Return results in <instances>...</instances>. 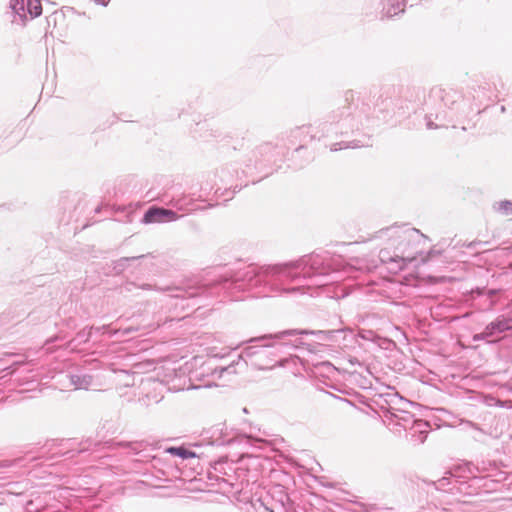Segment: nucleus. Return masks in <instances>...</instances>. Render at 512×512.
Wrapping results in <instances>:
<instances>
[{"label":"nucleus","mask_w":512,"mask_h":512,"mask_svg":"<svg viewBox=\"0 0 512 512\" xmlns=\"http://www.w3.org/2000/svg\"><path fill=\"white\" fill-rule=\"evenodd\" d=\"M352 267L340 256L325 254L305 255L296 261L274 265H249L219 284L227 290H249L261 296L283 293H306L314 287H323L350 276Z\"/></svg>","instance_id":"obj_1"},{"label":"nucleus","mask_w":512,"mask_h":512,"mask_svg":"<svg viewBox=\"0 0 512 512\" xmlns=\"http://www.w3.org/2000/svg\"><path fill=\"white\" fill-rule=\"evenodd\" d=\"M377 124L374 108L366 96L349 90L345 93V104L328 113L323 121L295 127L289 133L292 143L320 140L364 131Z\"/></svg>","instance_id":"obj_2"},{"label":"nucleus","mask_w":512,"mask_h":512,"mask_svg":"<svg viewBox=\"0 0 512 512\" xmlns=\"http://www.w3.org/2000/svg\"><path fill=\"white\" fill-rule=\"evenodd\" d=\"M295 332L283 330L251 338L245 341L249 345L242 350L236 361L233 360L227 366L216 367L214 372L219 373V377H221L225 372L235 373V366L238 365H250L259 370L285 366L290 360L298 359L293 354L295 350L302 349L307 345L300 338L293 339Z\"/></svg>","instance_id":"obj_3"},{"label":"nucleus","mask_w":512,"mask_h":512,"mask_svg":"<svg viewBox=\"0 0 512 512\" xmlns=\"http://www.w3.org/2000/svg\"><path fill=\"white\" fill-rule=\"evenodd\" d=\"M421 237L419 230L408 225H392L378 230L370 239L386 244L379 252V259L390 273L396 274L416 259L417 252L413 246Z\"/></svg>","instance_id":"obj_4"},{"label":"nucleus","mask_w":512,"mask_h":512,"mask_svg":"<svg viewBox=\"0 0 512 512\" xmlns=\"http://www.w3.org/2000/svg\"><path fill=\"white\" fill-rule=\"evenodd\" d=\"M486 468H480L472 463L457 465L435 482L436 488L453 492L457 490L465 494H481L497 491L504 479L503 473L482 474Z\"/></svg>","instance_id":"obj_5"},{"label":"nucleus","mask_w":512,"mask_h":512,"mask_svg":"<svg viewBox=\"0 0 512 512\" xmlns=\"http://www.w3.org/2000/svg\"><path fill=\"white\" fill-rule=\"evenodd\" d=\"M425 105L427 108L425 121L428 129L448 127L449 123L466 116L463 110L466 103L462 95L452 89L440 87L431 89Z\"/></svg>","instance_id":"obj_6"},{"label":"nucleus","mask_w":512,"mask_h":512,"mask_svg":"<svg viewBox=\"0 0 512 512\" xmlns=\"http://www.w3.org/2000/svg\"><path fill=\"white\" fill-rule=\"evenodd\" d=\"M155 289L168 292V297L171 300H176V302L173 304L175 309H180L181 311L194 308L198 304V299L202 295L207 294L209 291L206 286L195 284Z\"/></svg>","instance_id":"obj_7"},{"label":"nucleus","mask_w":512,"mask_h":512,"mask_svg":"<svg viewBox=\"0 0 512 512\" xmlns=\"http://www.w3.org/2000/svg\"><path fill=\"white\" fill-rule=\"evenodd\" d=\"M33 360L25 362H14L10 367L4 368L3 371L9 370L1 381V386L6 382L5 378L10 375V381H13L19 386L29 385L31 388L24 389L23 391H30L38 385L39 374L33 368Z\"/></svg>","instance_id":"obj_8"},{"label":"nucleus","mask_w":512,"mask_h":512,"mask_svg":"<svg viewBox=\"0 0 512 512\" xmlns=\"http://www.w3.org/2000/svg\"><path fill=\"white\" fill-rule=\"evenodd\" d=\"M136 330L137 329L133 327H128L125 329H111L109 325H103L101 327L84 328L77 333L75 338H73L67 343V348L71 350H77L81 344H85L91 339L93 333H108L111 337L117 336L119 334H121V336H127L131 332H134Z\"/></svg>","instance_id":"obj_9"},{"label":"nucleus","mask_w":512,"mask_h":512,"mask_svg":"<svg viewBox=\"0 0 512 512\" xmlns=\"http://www.w3.org/2000/svg\"><path fill=\"white\" fill-rule=\"evenodd\" d=\"M384 417L387 426L395 433L407 431L417 420L409 411L392 407L387 410Z\"/></svg>","instance_id":"obj_10"},{"label":"nucleus","mask_w":512,"mask_h":512,"mask_svg":"<svg viewBox=\"0 0 512 512\" xmlns=\"http://www.w3.org/2000/svg\"><path fill=\"white\" fill-rule=\"evenodd\" d=\"M180 218L181 216L173 209L152 206L144 213L142 222L145 224L167 223L177 221Z\"/></svg>","instance_id":"obj_11"},{"label":"nucleus","mask_w":512,"mask_h":512,"mask_svg":"<svg viewBox=\"0 0 512 512\" xmlns=\"http://www.w3.org/2000/svg\"><path fill=\"white\" fill-rule=\"evenodd\" d=\"M197 199L194 198L190 194H176L174 195L168 202V205H170L173 210H175L177 213L181 212L179 214L181 217L184 215H187L191 212L197 211L200 209V207L196 204Z\"/></svg>","instance_id":"obj_12"},{"label":"nucleus","mask_w":512,"mask_h":512,"mask_svg":"<svg viewBox=\"0 0 512 512\" xmlns=\"http://www.w3.org/2000/svg\"><path fill=\"white\" fill-rule=\"evenodd\" d=\"M117 445L128 448L129 454L138 456L135 460L136 462H148L155 458V456L151 454L153 447L145 441L118 442Z\"/></svg>","instance_id":"obj_13"},{"label":"nucleus","mask_w":512,"mask_h":512,"mask_svg":"<svg viewBox=\"0 0 512 512\" xmlns=\"http://www.w3.org/2000/svg\"><path fill=\"white\" fill-rule=\"evenodd\" d=\"M430 424L427 421L417 419L406 432L414 444H422L427 438Z\"/></svg>","instance_id":"obj_14"},{"label":"nucleus","mask_w":512,"mask_h":512,"mask_svg":"<svg viewBox=\"0 0 512 512\" xmlns=\"http://www.w3.org/2000/svg\"><path fill=\"white\" fill-rule=\"evenodd\" d=\"M288 331H296L293 334V339L300 338L302 341V336L304 335H314L319 341H332L333 337L341 333L342 330H306V329H288Z\"/></svg>","instance_id":"obj_15"},{"label":"nucleus","mask_w":512,"mask_h":512,"mask_svg":"<svg viewBox=\"0 0 512 512\" xmlns=\"http://www.w3.org/2000/svg\"><path fill=\"white\" fill-rule=\"evenodd\" d=\"M406 7V0H383L382 16L391 18L403 13Z\"/></svg>","instance_id":"obj_16"},{"label":"nucleus","mask_w":512,"mask_h":512,"mask_svg":"<svg viewBox=\"0 0 512 512\" xmlns=\"http://www.w3.org/2000/svg\"><path fill=\"white\" fill-rule=\"evenodd\" d=\"M74 389H89L94 386L93 377L86 373L66 375Z\"/></svg>","instance_id":"obj_17"},{"label":"nucleus","mask_w":512,"mask_h":512,"mask_svg":"<svg viewBox=\"0 0 512 512\" xmlns=\"http://www.w3.org/2000/svg\"><path fill=\"white\" fill-rule=\"evenodd\" d=\"M9 7L14 13V19L12 22L20 25H25L26 16V1L25 0H10Z\"/></svg>","instance_id":"obj_18"},{"label":"nucleus","mask_w":512,"mask_h":512,"mask_svg":"<svg viewBox=\"0 0 512 512\" xmlns=\"http://www.w3.org/2000/svg\"><path fill=\"white\" fill-rule=\"evenodd\" d=\"M258 154L263 158L264 162H274L276 159V155L278 154L276 151V146L271 143H264L260 145L257 149Z\"/></svg>","instance_id":"obj_19"},{"label":"nucleus","mask_w":512,"mask_h":512,"mask_svg":"<svg viewBox=\"0 0 512 512\" xmlns=\"http://www.w3.org/2000/svg\"><path fill=\"white\" fill-rule=\"evenodd\" d=\"M363 145L359 140H352V141H341L337 143H333L330 145L329 149L331 152L340 151L343 149H356L360 148Z\"/></svg>","instance_id":"obj_20"},{"label":"nucleus","mask_w":512,"mask_h":512,"mask_svg":"<svg viewBox=\"0 0 512 512\" xmlns=\"http://www.w3.org/2000/svg\"><path fill=\"white\" fill-rule=\"evenodd\" d=\"M168 453H170L171 455H174V456H178L182 459H188V458H195L196 457V453L185 448L184 446H180V447H169L167 450H166Z\"/></svg>","instance_id":"obj_21"},{"label":"nucleus","mask_w":512,"mask_h":512,"mask_svg":"<svg viewBox=\"0 0 512 512\" xmlns=\"http://www.w3.org/2000/svg\"><path fill=\"white\" fill-rule=\"evenodd\" d=\"M257 502L259 503V508H257L258 512H261V508L266 512H285L283 502L279 504H269L265 499H258Z\"/></svg>","instance_id":"obj_22"},{"label":"nucleus","mask_w":512,"mask_h":512,"mask_svg":"<svg viewBox=\"0 0 512 512\" xmlns=\"http://www.w3.org/2000/svg\"><path fill=\"white\" fill-rule=\"evenodd\" d=\"M493 322L498 333H503L512 329V317L499 316Z\"/></svg>","instance_id":"obj_23"},{"label":"nucleus","mask_w":512,"mask_h":512,"mask_svg":"<svg viewBox=\"0 0 512 512\" xmlns=\"http://www.w3.org/2000/svg\"><path fill=\"white\" fill-rule=\"evenodd\" d=\"M26 11L31 19L36 18L42 13V6L39 0H26Z\"/></svg>","instance_id":"obj_24"},{"label":"nucleus","mask_w":512,"mask_h":512,"mask_svg":"<svg viewBox=\"0 0 512 512\" xmlns=\"http://www.w3.org/2000/svg\"><path fill=\"white\" fill-rule=\"evenodd\" d=\"M494 210H496L498 213L508 216L512 215V201L510 200H502L499 202H496L493 205Z\"/></svg>","instance_id":"obj_25"},{"label":"nucleus","mask_w":512,"mask_h":512,"mask_svg":"<svg viewBox=\"0 0 512 512\" xmlns=\"http://www.w3.org/2000/svg\"><path fill=\"white\" fill-rule=\"evenodd\" d=\"M141 385L143 386V390H148L149 388H153L154 390H156L157 387L162 386V383L156 381L151 377H148L145 380H141Z\"/></svg>","instance_id":"obj_26"},{"label":"nucleus","mask_w":512,"mask_h":512,"mask_svg":"<svg viewBox=\"0 0 512 512\" xmlns=\"http://www.w3.org/2000/svg\"><path fill=\"white\" fill-rule=\"evenodd\" d=\"M247 441L250 445L262 448V445L267 444V441H265L262 438L254 437L252 435H246Z\"/></svg>","instance_id":"obj_27"},{"label":"nucleus","mask_w":512,"mask_h":512,"mask_svg":"<svg viewBox=\"0 0 512 512\" xmlns=\"http://www.w3.org/2000/svg\"><path fill=\"white\" fill-rule=\"evenodd\" d=\"M483 331L485 332V335L488 336V338L495 334H499L493 321L489 323Z\"/></svg>","instance_id":"obj_28"},{"label":"nucleus","mask_w":512,"mask_h":512,"mask_svg":"<svg viewBox=\"0 0 512 512\" xmlns=\"http://www.w3.org/2000/svg\"><path fill=\"white\" fill-rule=\"evenodd\" d=\"M58 339H59V337L56 336V337H53V338H50L49 340H47L46 343H45V346L41 347L39 352L46 353V354L52 352L51 348L49 347V344L54 342V341H56V340H58Z\"/></svg>","instance_id":"obj_29"},{"label":"nucleus","mask_w":512,"mask_h":512,"mask_svg":"<svg viewBox=\"0 0 512 512\" xmlns=\"http://www.w3.org/2000/svg\"><path fill=\"white\" fill-rule=\"evenodd\" d=\"M320 368L325 369L327 372H333L335 370L334 366L329 362L321 363Z\"/></svg>","instance_id":"obj_30"},{"label":"nucleus","mask_w":512,"mask_h":512,"mask_svg":"<svg viewBox=\"0 0 512 512\" xmlns=\"http://www.w3.org/2000/svg\"><path fill=\"white\" fill-rule=\"evenodd\" d=\"M110 0H95V3L102 6H107Z\"/></svg>","instance_id":"obj_31"},{"label":"nucleus","mask_w":512,"mask_h":512,"mask_svg":"<svg viewBox=\"0 0 512 512\" xmlns=\"http://www.w3.org/2000/svg\"><path fill=\"white\" fill-rule=\"evenodd\" d=\"M235 192H236V190H233L232 192H230L229 190H225V191L222 193V195H223L224 193H228V194H229V199H230V198H232V197H233V195L235 194ZM227 200H228V198H226V199H225V201H227Z\"/></svg>","instance_id":"obj_32"},{"label":"nucleus","mask_w":512,"mask_h":512,"mask_svg":"<svg viewBox=\"0 0 512 512\" xmlns=\"http://www.w3.org/2000/svg\"><path fill=\"white\" fill-rule=\"evenodd\" d=\"M473 341H482L481 336H479V334L473 335Z\"/></svg>","instance_id":"obj_33"},{"label":"nucleus","mask_w":512,"mask_h":512,"mask_svg":"<svg viewBox=\"0 0 512 512\" xmlns=\"http://www.w3.org/2000/svg\"><path fill=\"white\" fill-rule=\"evenodd\" d=\"M478 334H479V336H481V340H485L488 338V336L485 335L484 331H482L481 333H478Z\"/></svg>","instance_id":"obj_34"},{"label":"nucleus","mask_w":512,"mask_h":512,"mask_svg":"<svg viewBox=\"0 0 512 512\" xmlns=\"http://www.w3.org/2000/svg\"><path fill=\"white\" fill-rule=\"evenodd\" d=\"M466 423H467L469 426H471V427H473V428H475V429H478V428H477V426H476L474 423H472L471 421H466Z\"/></svg>","instance_id":"obj_35"},{"label":"nucleus","mask_w":512,"mask_h":512,"mask_svg":"<svg viewBox=\"0 0 512 512\" xmlns=\"http://www.w3.org/2000/svg\"><path fill=\"white\" fill-rule=\"evenodd\" d=\"M142 289H151V285L150 284H144L141 286Z\"/></svg>","instance_id":"obj_36"},{"label":"nucleus","mask_w":512,"mask_h":512,"mask_svg":"<svg viewBox=\"0 0 512 512\" xmlns=\"http://www.w3.org/2000/svg\"><path fill=\"white\" fill-rule=\"evenodd\" d=\"M87 449H88L87 447H83V448H81L78 452H83V451H85V450H87Z\"/></svg>","instance_id":"obj_37"},{"label":"nucleus","mask_w":512,"mask_h":512,"mask_svg":"<svg viewBox=\"0 0 512 512\" xmlns=\"http://www.w3.org/2000/svg\"><path fill=\"white\" fill-rule=\"evenodd\" d=\"M505 110H506V109H505V106H501V111H502V112H505Z\"/></svg>","instance_id":"obj_38"},{"label":"nucleus","mask_w":512,"mask_h":512,"mask_svg":"<svg viewBox=\"0 0 512 512\" xmlns=\"http://www.w3.org/2000/svg\"><path fill=\"white\" fill-rule=\"evenodd\" d=\"M243 412H244V413H248L247 408H243Z\"/></svg>","instance_id":"obj_39"}]
</instances>
